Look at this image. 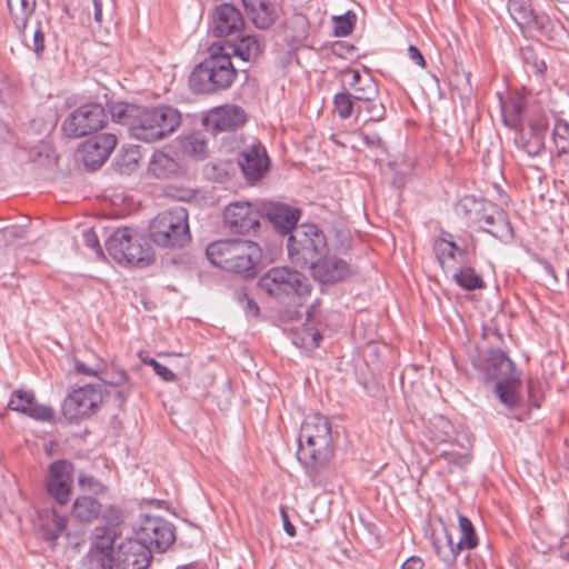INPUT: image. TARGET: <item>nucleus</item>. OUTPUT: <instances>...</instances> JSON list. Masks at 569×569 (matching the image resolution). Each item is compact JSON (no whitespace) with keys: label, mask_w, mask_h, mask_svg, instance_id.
<instances>
[{"label":"nucleus","mask_w":569,"mask_h":569,"mask_svg":"<svg viewBox=\"0 0 569 569\" xmlns=\"http://www.w3.org/2000/svg\"><path fill=\"white\" fill-rule=\"evenodd\" d=\"M298 442L297 458L315 481L319 468L329 462L333 452L328 418L320 413L307 416L300 427Z\"/></svg>","instance_id":"obj_1"},{"label":"nucleus","mask_w":569,"mask_h":569,"mask_svg":"<svg viewBox=\"0 0 569 569\" xmlns=\"http://www.w3.org/2000/svg\"><path fill=\"white\" fill-rule=\"evenodd\" d=\"M237 77L230 52L212 43L209 56L197 64L189 76V87L198 94H212L230 88Z\"/></svg>","instance_id":"obj_2"},{"label":"nucleus","mask_w":569,"mask_h":569,"mask_svg":"<svg viewBox=\"0 0 569 569\" xmlns=\"http://www.w3.org/2000/svg\"><path fill=\"white\" fill-rule=\"evenodd\" d=\"M261 253L258 243L241 239L218 240L211 242L206 249V254L212 264L247 278L256 274Z\"/></svg>","instance_id":"obj_3"},{"label":"nucleus","mask_w":569,"mask_h":569,"mask_svg":"<svg viewBox=\"0 0 569 569\" xmlns=\"http://www.w3.org/2000/svg\"><path fill=\"white\" fill-rule=\"evenodd\" d=\"M257 287L282 303H301L311 293L308 277L287 266L268 269L259 277Z\"/></svg>","instance_id":"obj_4"},{"label":"nucleus","mask_w":569,"mask_h":569,"mask_svg":"<svg viewBox=\"0 0 569 569\" xmlns=\"http://www.w3.org/2000/svg\"><path fill=\"white\" fill-rule=\"evenodd\" d=\"M181 123L182 114L172 106H142L140 119L133 126V139L144 143H154L172 136Z\"/></svg>","instance_id":"obj_5"},{"label":"nucleus","mask_w":569,"mask_h":569,"mask_svg":"<svg viewBox=\"0 0 569 569\" xmlns=\"http://www.w3.org/2000/svg\"><path fill=\"white\" fill-rule=\"evenodd\" d=\"M106 249L118 263L147 267L154 261L150 241L132 228H118L107 239Z\"/></svg>","instance_id":"obj_6"},{"label":"nucleus","mask_w":569,"mask_h":569,"mask_svg":"<svg viewBox=\"0 0 569 569\" xmlns=\"http://www.w3.org/2000/svg\"><path fill=\"white\" fill-rule=\"evenodd\" d=\"M288 257L300 268H311L318 259L328 253L327 239L316 224L302 223L293 229L288 241Z\"/></svg>","instance_id":"obj_7"},{"label":"nucleus","mask_w":569,"mask_h":569,"mask_svg":"<svg viewBox=\"0 0 569 569\" xmlns=\"http://www.w3.org/2000/svg\"><path fill=\"white\" fill-rule=\"evenodd\" d=\"M150 239L162 248H182L190 239L188 211L173 207L158 213L149 226Z\"/></svg>","instance_id":"obj_8"},{"label":"nucleus","mask_w":569,"mask_h":569,"mask_svg":"<svg viewBox=\"0 0 569 569\" xmlns=\"http://www.w3.org/2000/svg\"><path fill=\"white\" fill-rule=\"evenodd\" d=\"M458 525L461 537L457 543L453 542V538L445 525L442 535H437L435 531L431 533L433 551L442 563H456L461 550H472L479 543L475 526L468 517L459 513Z\"/></svg>","instance_id":"obj_9"},{"label":"nucleus","mask_w":569,"mask_h":569,"mask_svg":"<svg viewBox=\"0 0 569 569\" xmlns=\"http://www.w3.org/2000/svg\"><path fill=\"white\" fill-rule=\"evenodd\" d=\"M107 120L108 116L101 104L88 102L72 110L66 117L61 130L69 138H82L102 129L107 124Z\"/></svg>","instance_id":"obj_10"},{"label":"nucleus","mask_w":569,"mask_h":569,"mask_svg":"<svg viewBox=\"0 0 569 569\" xmlns=\"http://www.w3.org/2000/svg\"><path fill=\"white\" fill-rule=\"evenodd\" d=\"M102 398L98 386L87 385L74 389L62 402V416L70 422L84 419L98 409Z\"/></svg>","instance_id":"obj_11"},{"label":"nucleus","mask_w":569,"mask_h":569,"mask_svg":"<svg viewBox=\"0 0 569 569\" xmlns=\"http://www.w3.org/2000/svg\"><path fill=\"white\" fill-rule=\"evenodd\" d=\"M261 219L262 209L259 202L233 201L223 211V221L233 233L257 232Z\"/></svg>","instance_id":"obj_12"},{"label":"nucleus","mask_w":569,"mask_h":569,"mask_svg":"<svg viewBox=\"0 0 569 569\" xmlns=\"http://www.w3.org/2000/svg\"><path fill=\"white\" fill-rule=\"evenodd\" d=\"M485 381H519L515 362L499 348H490L482 357L472 361Z\"/></svg>","instance_id":"obj_13"},{"label":"nucleus","mask_w":569,"mask_h":569,"mask_svg":"<svg viewBox=\"0 0 569 569\" xmlns=\"http://www.w3.org/2000/svg\"><path fill=\"white\" fill-rule=\"evenodd\" d=\"M73 465L66 459L52 461L47 469L44 486L48 495L59 505L69 502L73 486Z\"/></svg>","instance_id":"obj_14"},{"label":"nucleus","mask_w":569,"mask_h":569,"mask_svg":"<svg viewBox=\"0 0 569 569\" xmlns=\"http://www.w3.org/2000/svg\"><path fill=\"white\" fill-rule=\"evenodd\" d=\"M116 533L108 528H96L94 540L83 558V566L87 569H117L113 556Z\"/></svg>","instance_id":"obj_15"},{"label":"nucleus","mask_w":569,"mask_h":569,"mask_svg":"<svg viewBox=\"0 0 569 569\" xmlns=\"http://www.w3.org/2000/svg\"><path fill=\"white\" fill-rule=\"evenodd\" d=\"M238 163L246 181L253 184L268 171L270 159L264 146L252 138L251 142L239 152Z\"/></svg>","instance_id":"obj_16"},{"label":"nucleus","mask_w":569,"mask_h":569,"mask_svg":"<svg viewBox=\"0 0 569 569\" xmlns=\"http://www.w3.org/2000/svg\"><path fill=\"white\" fill-rule=\"evenodd\" d=\"M508 11L522 31H536L541 36H550L553 27L552 21L547 14L535 12L530 2L526 0H509Z\"/></svg>","instance_id":"obj_17"},{"label":"nucleus","mask_w":569,"mask_h":569,"mask_svg":"<svg viewBox=\"0 0 569 569\" xmlns=\"http://www.w3.org/2000/svg\"><path fill=\"white\" fill-rule=\"evenodd\" d=\"M138 538L150 549L167 550L174 541V529L160 517H146L137 532Z\"/></svg>","instance_id":"obj_18"},{"label":"nucleus","mask_w":569,"mask_h":569,"mask_svg":"<svg viewBox=\"0 0 569 569\" xmlns=\"http://www.w3.org/2000/svg\"><path fill=\"white\" fill-rule=\"evenodd\" d=\"M247 121L243 108L237 104H223L209 110L203 119V124L214 133L233 131L242 127Z\"/></svg>","instance_id":"obj_19"},{"label":"nucleus","mask_w":569,"mask_h":569,"mask_svg":"<svg viewBox=\"0 0 569 569\" xmlns=\"http://www.w3.org/2000/svg\"><path fill=\"white\" fill-rule=\"evenodd\" d=\"M479 223L483 231L501 241L508 242L513 238V229L507 212L496 204L489 203L482 208Z\"/></svg>","instance_id":"obj_20"},{"label":"nucleus","mask_w":569,"mask_h":569,"mask_svg":"<svg viewBox=\"0 0 569 569\" xmlns=\"http://www.w3.org/2000/svg\"><path fill=\"white\" fill-rule=\"evenodd\" d=\"M113 133H100L87 140L82 146L83 162L91 169L101 167L117 146Z\"/></svg>","instance_id":"obj_21"},{"label":"nucleus","mask_w":569,"mask_h":569,"mask_svg":"<svg viewBox=\"0 0 569 569\" xmlns=\"http://www.w3.org/2000/svg\"><path fill=\"white\" fill-rule=\"evenodd\" d=\"M312 277L321 283H336L343 281L352 274L350 264L338 257L323 254L322 258L310 268Z\"/></svg>","instance_id":"obj_22"},{"label":"nucleus","mask_w":569,"mask_h":569,"mask_svg":"<svg viewBox=\"0 0 569 569\" xmlns=\"http://www.w3.org/2000/svg\"><path fill=\"white\" fill-rule=\"evenodd\" d=\"M151 561V550L139 538L127 539L119 545L118 566L122 569H146Z\"/></svg>","instance_id":"obj_23"},{"label":"nucleus","mask_w":569,"mask_h":569,"mask_svg":"<svg viewBox=\"0 0 569 569\" xmlns=\"http://www.w3.org/2000/svg\"><path fill=\"white\" fill-rule=\"evenodd\" d=\"M262 218L266 217L280 233H291L297 226L300 210L280 202H262Z\"/></svg>","instance_id":"obj_24"},{"label":"nucleus","mask_w":569,"mask_h":569,"mask_svg":"<svg viewBox=\"0 0 569 569\" xmlns=\"http://www.w3.org/2000/svg\"><path fill=\"white\" fill-rule=\"evenodd\" d=\"M8 408L39 421H50L53 418L52 408L37 403L33 391L14 390L11 393Z\"/></svg>","instance_id":"obj_25"},{"label":"nucleus","mask_w":569,"mask_h":569,"mask_svg":"<svg viewBox=\"0 0 569 569\" xmlns=\"http://www.w3.org/2000/svg\"><path fill=\"white\" fill-rule=\"evenodd\" d=\"M243 27L242 14L233 4L222 3L217 8L212 29L214 36H237L242 32Z\"/></svg>","instance_id":"obj_26"},{"label":"nucleus","mask_w":569,"mask_h":569,"mask_svg":"<svg viewBox=\"0 0 569 569\" xmlns=\"http://www.w3.org/2000/svg\"><path fill=\"white\" fill-rule=\"evenodd\" d=\"M343 86L350 91L352 97L358 101L379 94V88L376 80L367 71L348 69L342 71Z\"/></svg>","instance_id":"obj_27"},{"label":"nucleus","mask_w":569,"mask_h":569,"mask_svg":"<svg viewBox=\"0 0 569 569\" xmlns=\"http://www.w3.org/2000/svg\"><path fill=\"white\" fill-rule=\"evenodd\" d=\"M182 167L180 162L162 150H156L148 163V173L156 179H170L180 176Z\"/></svg>","instance_id":"obj_28"},{"label":"nucleus","mask_w":569,"mask_h":569,"mask_svg":"<svg viewBox=\"0 0 569 569\" xmlns=\"http://www.w3.org/2000/svg\"><path fill=\"white\" fill-rule=\"evenodd\" d=\"M532 102L528 98H511L501 102L503 123L515 130H521Z\"/></svg>","instance_id":"obj_29"},{"label":"nucleus","mask_w":569,"mask_h":569,"mask_svg":"<svg viewBox=\"0 0 569 569\" xmlns=\"http://www.w3.org/2000/svg\"><path fill=\"white\" fill-rule=\"evenodd\" d=\"M433 251L441 268L448 271L455 269L456 262L463 263L467 257L466 249L445 237L436 239Z\"/></svg>","instance_id":"obj_30"},{"label":"nucleus","mask_w":569,"mask_h":569,"mask_svg":"<svg viewBox=\"0 0 569 569\" xmlns=\"http://www.w3.org/2000/svg\"><path fill=\"white\" fill-rule=\"evenodd\" d=\"M247 16L258 29L269 28L276 20V10L270 0H241Z\"/></svg>","instance_id":"obj_31"},{"label":"nucleus","mask_w":569,"mask_h":569,"mask_svg":"<svg viewBox=\"0 0 569 569\" xmlns=\"http://www.w3.org/2000/svg\"><path fill=\"white\" fill-rule=\"evenodd\" d=\"M237 40L217 42L223 46L230 52V57L237 56L241 60L249 62L256 60L261 53V44L256 37L237 34Z\"/></svg>","instance_id":"obj_32"},{"label":"nucleus","mask_w":569,"mask_h":569,"mask_svg":"<svg viewBox=\"0 0 569 569\" xmlns=\"http://www.w3.org/2000/svg\"><path fill=\"white\" fill-rule=\"evenodd\" d=\"M67 518L54 509L39 513V530L46 541L54 542L64 531Z\"/></svg>","instance_id":"obj_33"},{"label":"nucleus","mask_w":569,"mask_h":569,"mask_svg":"<svg viewBox=\"0 0 569 569\" xmlns=\"http://www.w3.org/2000/svg\"><path fill=\"white\" fill-rule=\"evenodd\" d=\"M142 106L128 103V102H112L109 106V111L114 122L123 124L128 128L130 138L133 139V126L138 123L140 119Z\"/></svg>","instance_id":"obj_34"},{"label":"nucleus","mask_w":569,"mask_h":569,"mask_svg":"<svg viewBox=\"0 0 569 569\" xmlns=\"http://www.w3.org/2000/svg\"><path fill=\"white\" fill-rule=\"evenodd\" d=\"M386 107L380 101L379 94L366 98L357 102L356 120L361 122L362 126L369 122H380L386 118Z\"/></svg>","instance_id":"obj_35"},{"label":"nucleus","mask_w":569,"mask_h":569,"mask_svg":"<svg viewBox=\"0 0 569 569\" xmlns=\"http://www.w3.org/2000/svg\"><path fill=\"white\" fill-rule=\"evenodd\" d=\"M101 513V503L90 496H79L72 505V516L82 522H91Z\"/></svg>","instance_id":"obj_36"},{"label":"nucleus","mask_w":569,"mask_h":569,"mask_svg":"<svg viewBox=\"0 0 569 569\" xmlns=\"http://www.w3.org/2000/svg\"><path fill=\"white\" fill-rule=\"evenodd\" d=\"M7 6L17 29H24L36 9V0H7Z\"/></svg>","instance_id":"obj_37"},{"label":"nucleus","mask_w":569,"mask_h":569,"mask_svg":"<svg viewBox=\"0 0 569 569\" xmlns=\"http://www.w3.org/2000/svg\"><path fill=\"white\" fill-rule=\"evenodd\" d=\"M452 279L466 291H473L486 287L482 277L470 266H461L458 269H453Z\"/></svg>","instance_id":"obj_38"},{"label":"nucleus","mask_w":569,"mask_h":569,"mask_svg":"<svg viewBox=\"0 0 569 569\" xmlns=\"http://www.w3.org/2000/svg\"><path fill=\"white\" fill-rule=\"evenodd\" d=\"M527 117L531 136L545 139L549 126L548 118L546 113L536 106V102H532Z\"/></svg>","instance_id":"obj_39"},{"label":"nucleus","mask_w":569,"mask_h":569,"mask_svg":"<svg viewBox=\"0 0 569 569\" xmlns=\"http://www.w3.org/2000/svg\"><path fill=\"white\" fill-rule=\"evenodd\" d=\"M333 108L341 119H349L357 113V100L350 91L345 90L333 96Z\"/></svg>","instance_id":"obj_40"},{"label":"nucleus","mask_w":569,"mask_h":569,"mask_svg":"<svg viewBox=\"0 0 569 569\" xmlns=\"http://www.w3.org/2000/svg\"><path fill=\"white\" fill-rule=\"evenodd\" d=\"M184 151L196 158H203L207 151V141L200 132H192L181 138Z\"/></svg>","instance_id":"obj_41"},{"label":"nucleus","mask_w":569,"mask_h":569,"mask_svg":"<svg viewBox=\"0 0 569 569\" xmlns=\"http://www.w3.org/2000/svg\"><path fill=\"white\" fill-rule=\"evenodd\" d=\"M520 58L526 67L528 73H535L538 76H542L547 70L546 62L538 57L536 51L526 47L520 50Z\"/></svg>","instance_id":"obj_42"},{"label":"nucleus","mask_w":569,"mask_h":569,"mask_svg":"<svg viewBox=\"0 0 569 569\" xmlns=\"http://www.w3.org/2000/svg\"><path fill=\"white\" fill-rule=\"evenodd\" d=\"M552 138L558 153H567L569 151V122L561 118H556Z\"/></svg>","instance_id":"obj_43"},{"label":"nucleus","mask_w":569,"mask_h":569,"mask_svg":"<svg viewBox=\"0 0 569 569\" xmlns=\"http://www.w3.org/2000/svg\"><path fill=\"white\" fill-rule=\"evenodd\" d=\"M519 381H497L495 391L501 403L508 408H513L518 403V396L513 389Z\"/></svg>","instance_id":"obj_44"},{"label":"nucleus","mask_w":569,"mask_h":569,"mask_svg":"<svg viewBox=\"0 0 569 569\" xmlns=\"http://www.w3.org/2000/svg\"><path fill=\"white\" fill-rule=\"evenodd\" d=\"M356 20V14L350 11L345 14L333 17V34L337 37L349 36L355 28Z\"/></svg>","instance_id":"obj_45"},{"label":"nucleus","mask_w":569,"mask_h":569,"mask_svg":"<svg viewBox=\"0 0 569 569\" xmlns=\"http://www.w3.org/2000/svg\"><path fill=\"white\" fill-rule=\"evenodd\" d=\"M104 369L102 359L93 357L91 362H86L80 359L74 360V371L79 375L98 377Z\"/></svg>","instance_id":"obj_46"},{"label":"nucleus","mask_w":569,"mask_h":569,"mask_svg":"<svg viewBox=\"0 0 569 569\" xmlns=\"http://www.w3.org/2000/svg\"><path fill=\"white\" fill-rule=\"evenodd\" d=\"M102 512V520L106 526L100 528H108L111 532L116 533V528L123 522V512L119 507L108 506Z\"/></svg>","instance_id":"obj_47"},{"label":"nucleus","mask_w":569,"mask_h":569,"mask_svg":"<svg viewBox=\"0 0 569 569\" xmlns=\"http://www.w3.org/2000/svg\"><path fill=\"white\" fill-rule=\"evenodd\" d=\"M78 485L82 490L90 491L94 495H103L107 491V487L101 481L84 472L79 473Z\"/></svg>","instance_id":"obj_48"},{"label":"nucleus","mask_w":569,"mask_h":569,"mask_svg":"<svg viewBox=\"0 0 569 569\" xmlns=\"http://www.w3.org/2000/svg\"><path fill=\"white\" fill-rule=\"evenodd\" d=\"M357 134L366 147L373 150H380L382 152L386 151L385 142L378 133H370L360 129Z\"/></svg>","instance_id":"obj_49"},{"label":"nucleus","mask_w":569,"mask_h":569,"mask_svg":"<svg viewBox=\"0 0 569 569\" xmlns=\"http://www.w3.org/2000/svg\"><path fill=\"white\" fill-rule=\"evenodd\" d=\"M299 339H300V346L302 348L312 350V349H316L317 347H319L320 341L322 340V336L317 330L306 329Z\"/></svg>","instance_id":"obj_50"},{"label":"nucleus","mask_w":569,"mask_h":569,"mask_svg":"<svg viewBox=\"0 0 569 569\" xmlns=\"http://www.w3.org/2000/svg\"><path fill=\"white\" fill-rule=\"evenodd\" d=\"M83 243L86 247L92 249L98 257L103 256L102 248L99 242V238L93 229H87L82 233Z\"/></svg>","instance_id":"obj_51"},{"label":"nucleus","mask_w":569,"mask_h":569,"mask_svg":"<svg viewBox=\"0 0 569 569\" xmlns=\"http://www.w3.org/2000/svg\"><path fill=\"white\" fill-rule=\"evenodd\" d=\"M543 146L545 143L542 138L531 136L530 140H526L522 143V149L528 156L536 157L541 152Z\"/></svg>","instance_id":"obj_52"},{"label":"nucleus","mask_w":569,"mask_h":569,"mask_svg":"<svg viewBox=\"0 0 569 569\" xmlns=\"http://www.w3.org/2000/svg\"><path fill=\"white\" fill-rule=\"evenodd\" d=\"M104 385L112 387H123L129 383V375L123 369H118L111 373L110 378L101 379Z\"/></svg>","instance_id":"obj_53"},{"label":"nucleus","mask_w":569,"mask_h":569,"mask_svg":"<svg viewBox=\"0 0 569 569\" xmlns=\"http://www.w3.org/2000/svg\"><path fill=\"white\" fill-rule=\"evenodd\" d=\"M243 298H240V301H244L243 310L249 317H258L259 316V307L257 302L247 296V293H242Z\"/></svg>","instance_id":"obj_54"},{"label":"nucleus","mask_w":569,"mask_h":569,"mask_svg":"<svg viewBox=\"0 0 569 569\" xmlns=\"http://www.w3.org/2000/svg\"><path fill=\"white\" fill-rule=\"evenodd\" d=\"M154 373L160 377L164 382H174L177 380L176 373L164 365H158Z\"/></svg>","instance_id":"obj_55"},{"label":"nucleus","mask_w":569,"mask_h":569,"mask_svg":"<svg viewBox=\"0 0 569 569\" xmlns=\"http://www.w3.org/2000/svg\"><path fill=\"white\" fill-rule=\"evenodd\" d=\"M33 51L37 56H40L44 50V33L38 28L33 34Z\"/></svg>","instance_id":"obj_56"},{"label":"nucleus","mask_w":569,"mask_h":569,"mask_svg":"<svg viewBox=\"0 0 569 569\" xmlns=\"http://www.w3.org/2000/svg\"><path fill=\"white\" fill-rule=\"evenodd\" d=\"M408 56L419 67L426 66V60H425L422 53L420 52V50L416 46H413V44L409 46Z\"/></svg>","instance_id":"obj_57"},{"label":"nucleus","mask_w":569,"mask_h":569,"mask_svg":"<svg viewBox=\"0 0 569 569\" xmlns=\"http://www.w3.org/2000/svg\"><path fill=\"white\" fill-rule=\"evenodd\" d=\"M280 515H281V520H282V525H283L284 531L287 532L288 536L295 537L296 536V528L290 522L288 512H287V510L283 507L280 509Z\"/></svg>","instance_id":"obj_58"},{"label":"nucleus","mask_w":569,"mask_h":569,"mask_svg":"<svg viewBox=\"0 0 569 569\" xmlns=\"http://www.w3.org/2000/svg\"><path fill=\"white\" fill-rule=\"evenodd\" d=\"M425 562L418 556L409 557L402 565L401 569H423Z\"/></svg>","instance_id":"obj_59"},{"label":"nucleus","mask_w":569,"mask_h":569,"mask_svg":"<svg viewBox=\"0 0 569 569\" xmlns=\"http://www.w3.org/2000/svg\"><path fill=\"white\" fill-rule=\"evenodd\" d=\"M92 6H93V18H94V21L98 24H101L103 22V11H102L103 3H102V0H92Z\"/></svg>","instance_id":"obj_60"},{"label":"nucleus","mask_w":569,"mask_h":569,"mask_svg":"<svg viewBox=\"0 0 569 569\" xmlns=\"http://www.w3.org/2000/svg\"><path fill=\"white\" fill-rule=\"evenodd\" d=\"M120 388L121 389L117 391V398L120 400V403L123 405L131 392V386L128 383Z\"/></svg>","instance_id":"obj_61"},{"label":"nucleus","mask_w":569,"mask_h":569,"mask_svg":"<svg viewBox=\"0 0 569 569\" xmlns=\"http://www.w3.org/2000/svg\"><path fill=\"white\" fill-rule=\"evenodd\" d=\"M452 461L457 465H465L469 461V455L468 453L460 455L459 457L453 458Z\"/></svg>","instance_id":"obj_62"},{"label":"nucleus","mask_w":569,"mask_h":569,"mask_svg":"<svg viewBox=\"0 0 569 569\" xmlns=\"http://www.w3.org/2000/svg\"><path fill=\"white\" fill-rule=\"evenodd\" d=\"M142 362L152 367L153 370H156L158 365H160V362H158L156 359L149 357L142 358Z\"/></svg>","instance_id":"obj_63"},{"label":"nucleus","mask_w":569,"mask_h":569,"mask_svg":"<svg viewBox=\"0 0 569 569\" xmlns=\"http://www.w3.org/2000/svg\"><path fill=\"white\" fill-rule=\"evenodd\" d=\"M176 569H199V568L197 565L189 563V565L179 566Z\"/></svg>","instance_id":"obj_64"}]
</instances>
